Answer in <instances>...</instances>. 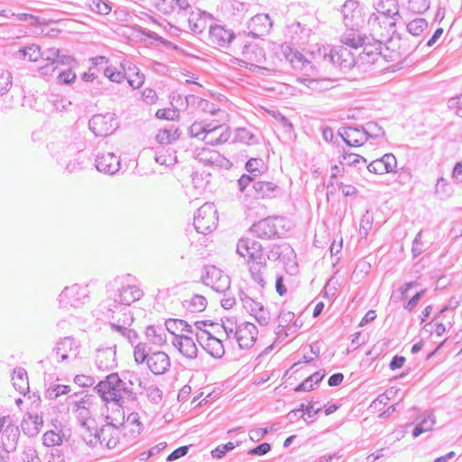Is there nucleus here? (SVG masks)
I'll return each instance as SVG.
<instances>
[{
	"label": "nucleus",
	"mask_w": 462,
	"mask_h": 462,
	"mask_svg": "<svg viewBox=\"0 0 462 462\" xmlns=\"http://www.w3.org/2000/svg\"><path fill=\"white\" fill-rule=\"evenodd\" d=\"M382 43L379 40L373 43L367 42L356 58L346 47L332 45L318 46L317 50L311 51V56L316 64L337 69L342 72H347L355 66L364 71L374 66L378 71H382L384 69L383 64L388 61L382 50Z\"/></svg>",
	"instance_id": "f257e3e1"
},
{
	"label": "nucleus",
	"mask_w": 462,
	"mask_h": 462,
	"mask_svg": "<svg viewBox=\"0 0 462 462\" xmlns=\"http://www.w3.org/2000/svg\"><path fill=\"white\" fill-rule=\"evenodd\" d=\"M134 380L137 374L133 372H125L119 376L117 373H112L101 380L94 387V391L105 402H114L122 408L129 402L137 400L136 393L134 391Z\"/></svg>",
	"instance_id": "f03ea898"
},
{
	"label": "nucleus",
	"mask_w": 462,
	"mask_h": 462,
	"mask_svg": "<svg viewBox=\"0 0 462 462\" xmlns=\"http://www.w3.org/2000/svg\"><path fill=\"white\" fill-rule=\"evenodd\" d=\"M47 148L57 162L64 165L67 172L72 173L84 168L83 145L75 134L64 135L48 143Z\"/></svg>",
	"instance_id": "7ed1b4c3"
},
{
	"label": "nucleus",
	"mask_w": 462,
	"mask_h": 462,
	"mask_svg": "<svg viewBox=\"0 0 462 462\" xmlns=\"http://www.w3.org/2000/svg\"><path fill=\"white\" fill-rule=\"evenodd\" d=\"M282 52L286 60L291 68L302 73L305 78L300 82L313 91H325L333 88V81L327 78H315L318 75V69L313 61L306 58L300 51L292 49L291 46H283Z\"/></svg>",
	"instance_id": "20e7f679"
},
{
	"label": "nucleus",
	"mask_w": 462,
	"mask_h": 462,
	"mask_svg": "<svg viewBox=\"0 0 462 462\" xmlns=\"http://www.w3.org/2000/svg\"><path fill=\"white\" fill-rule=\"evenodd\" d=\"M131 275L115 278L109 286L115 290L114 302L110 304L114 310L118 311H130L128 307L143 297V291L136 285H131L128 280Z\"/></svg>",
	"instance_id": "39448f33"
},
{
	"label": "nucleus",
	"mask_w": 462,
	"mask_h": 462,
	"mask_svg": "<svg viewBox=\"0 0 462 462\" xmlns=\"http://www.w3.org/2000/svg\"><path fill=\"white\" fill-rule=\"evenodd\" d=\"M134 357L138 365L146 363L149 370L155 375L164 374L171 367L169 356L163 351L151 352L146 343H138L134 346Z\"/></svg>",
	"instance_id": "423d86ee"
},
{
	"label": "nucleus",
	"mask_w": 462,
	"mask_h": 462,
	"mask_svg": "<svg viewBox=\"0 0 462 462\" xmlns=\"http://www.w3.org/2000/svg\"><path fill=\"white\" fill-rule=\"evenodd\" d=\"M89 299V291L87 285L78 283L65 287L58 297L60 308H79Z\"/></svg>",
	"instance_id": "0eeeda50"
},
{
	"label": "nucleus",
	"mask_w": 462,
	"mask_h": 462,
	"mask_svg": "<svg viewBox=\"0 0 462 462\" xmlns=\"http://www.w3.org/2000/svg\"><path fill=\"white\" fill-rule=\"evenodd\" d=\"M401 19V14L393 16H375L370 15L367 21L368 26L374 34L380 37L378 39L383 42L390 36H394L396 32V23Z\"/></svg>",
	"instance_id": "6e6552de"
},
{
	"label": "nucleus",
	"mask_w": 462,
	"mask_h": 462,
	"mask_svg": "<svg viewBox=\"0 0 462 462\" xmlns=\"http://www.w3.org/2000/svg\"><path fill=\"white\" fill-rule=\"evenodd\" d=\"M217 222V209L213 204L206 203L198 209L193 225L198 233L208 235L216 229Z\"/></svg>",
	"instance_id": "1a4fd4ad"
},
{
	"label": "nucleus",
	"mask_w": 462,
	"mask_h": 462,
	"mask_svg": "<svg viewBox=\"0 0 462 462\" xmlns=\"http://www.w3.org/2000/svg\"><path fill=\"white\" fill-rule=\"evenodd\" d=\"M88 127L96 136L106 137L116 130L118 122L113 113L97 114L89 119Z\"/></svg>",
	"instance_id": "9d476101"
},
{
	"label": "nucleus",
	"mask_w": 462,
	"mask_h": 462,
	"mask_svg": "<svg viewBox=\"0 0 462 462\" xmlns=\"http://www.w3.org/2000/svg\"><path fill=\"white\" fill-rule=\"evenodd\" d=\"M201 280L205 285L220 293H226L231 284L230 277L214 265L204 267Z\"/></svg>",
	"instance_id": "9b49d317"
},
{
	"label": "nucleus",
	"mask_w": 462,
	"mask_h": 462,
	"mask_svg": "<svg viewBox=\"0 0 462 462\" xmlns=\"http://www.w3.org/2000/svg\"><path fill=\"white\" fill-rule=\"evenodd\" d=\"M385 51L384 54L388 61H393L402 57H406L411 53L415 48L408 44L407 41L402 39L399 33L394 36H390L384 41Z\"/></svg>",
	"instance_id": "f8f14e48"
},
{
	"label": "nucleus",
	"mask_w": 462,
	"mask_h": 462,
	"mask_svg": "<svg viewBox=\"0 0 462 462\" xmlns=\"http://www.w3.org/2000/svg\"><path fill=\"white\" fill-rule=\"evenodd\" d=\"M282 217H268L260 221L253 224L250 227L252 232L257 238L271 240L276 237H280L278 227L276 225L277 221H282Z\"/></svg>",
	"instance_id": "ddd939ff"
},
{
	"label": "nucleus",
	"mask_w": 462,
	"mask_h": 462,
	"mask_svg": "<svg viewBox=\"0 0 462 462\" xmlns=\"http://www.w3.org/2000/svg\"><path fill=\"white\" fill-rule=\"evenodd\" d=\"M236 253L242 257L248 256V263L266 260L262 244L250 237H241L238 240Z\"/></svg>",
	"instance_id": "4468645a"
},
{
	"label": "nucleus",
	"mask_w": 462,
	"mask_h": 462,
	"mask_svg": "<svg viewBox=\"0 0 462 462\" xmlns=\"http://www.w3.org/2000/svg\"><path fill=\"white\" fill-rule=\"evenodd\" d=\"M258 330L251 322H244L238 325L235 330V337L240 348L247 349L254 346L256 341Z\"/></svg>",
	"instance_id": "2eb2a0df"
},
{
	"label": "nucleus",
	"mask_w": 462,
	"mask_h": 462,
	"mask_svg": "<svg viewBox=\"0 0 462 462\" xmlns=\"http://www.w3.org/2000/svg\"><path fill=\"white\" fill-rule=\"evenodd\" d=\"M337 134L349 147H359L366 143V137L361 125H346L338 129Z\"/></svg>",
	"instance_id": "dca6fc26"
},
{
	"label": "nucleus",
	"mask_w": 462,
	"mask_h": 462,
	"mask_svg": "<svg viewBox=\"0 0 462 462\" xmlns=\"http://www.w3.org/2000/svg\"><path fill=\"white\" fill-rule=\"evenodd\" d=\"M195 158L204 165L215 166L228 169L232 163L218 152L208 148L198 151Z\"/></svg>",
	"instance_id": "f3484780"
},
{
	"label": "nucleus",
	"mask_w": 462,
	"mask_h": 462,
	"mask_svg": "<svg viewBox=\"0 0 462 462\" xmlns=\"http://www.w3.org/2000/svg\"><path fill=\"white\" fill-rule=\"evenodd\" d=\"M95 166L98 171L115 174L120 169V159L114 152H98L96 156Z\"/></svg>",
	"instance_id": "a211bd4d"
},
{
	"label": "nucleus",
	"mask_w": 462,
	"mask_h": 462,
	"mask_svg": "<svg viewBox=\"0 0 462 462\" xmlns=\"http://www.w3.org/2000/svg\"><path fill=\"white\" fill-rule=\"evenodd\" d=\"M95 362L99 371L107 372L116 367V346L97 348Z\"/></svg>",
	"instance_id": "6ab92c4d"
},
{
	"label": "nucleus",
	"mask_w": 462,
	"mask_h": 462,
	"mask_svg": "<svg viewBox=\"0 0 462 462\" xmlns=\"http://www.w3.org/2000/svg\"><path fill=\"white\" fill-rule=\"evenodd\" d=\"M79 345L72 337H65L60 338L56 346L53 348V353L60 357L59 362L67 360L69 356L77 357L79 354Z\"/></svg>",
	"instance_id": "aec40b11"
},
{
	"label": "nucleus",
	"mask_w": 462,
	"mask_h": 462,
	"mask_svg": "<svg viewBox=\"0 0 462 462\" xmlns=\"http://www.w3.org/2000/svg\"><path fill=\"white\" fill-rule=\"evenodd\" d=\"M273 26L271 18L266 14H259L252 17L248 23V34L253 38H260L267 34Z\"/></svg>",
	"instance_id": "412c9836"
},
{
	"label": "nucleus",
	"mask_w": 462,
	"mask_h": 462,
	"mask_svg": "<svg viewBox=\"0 0 462 462\" xmlns=\"http://www.w3.org/2000/svg\"><path fill=\"white\" fill-rule=\"evenodd\" d=\"M235 38V32L226 29L225 26L219 24L209 25V40L213 44L226 48L229 46Z\"/></svg>",
	"instance_id": "4be33fe9"
},
{
	"label": "nucleus",
	"mask_w": 462,
	"mask_h": 462,
	"mask_svg": "<svg viewBox=\"0 0 462 462\" xmlns=\"http://www.w3.org/2000/svg\"><path fill=\"white\" fill-rule=\"evenodd\" d=\"M230 129L226 125H218L209 127L208 133L202 136L206 144L217 145L227 142L230 138Z\"/></svg>",
	"instance_id": "5701e85b"
},
{
	"label": "nucleus",
	"mask_w": 462,
	"mask_h": 462,
	"mask_svg": "<svg viewBox=\"0 0 462 462\" xmlns=\"http://www.w3.org/2000/svg\"><path fill=\"white\" fill-rule=\"evenodd\" d=\"M19 437V427L16 425V423H14V420L12 419L11 421L8 422L7 425H5V428L4 429V431L1 435V441L4 449L8 453L14 451L18 444Z\"/></svg>",
	"instance_id": "b1692460"
},
{
	"label": "nucleus",
	"mask_w": 462,
	"mask_h": 462,
	"mask_svg": "<svg viewBox=\"0 0 462 462\" xmlns=\"http://www.w3.org/2000/svg\"><path fill=\"white\" fill-rule=\"evenodd\" d=\"M108 310L112 313L111 318L116 320V322L110 323L112 329L124 336L134 320L131 311H118L114 310L111 305H109Z\"/></svg>",
	"instance_id": "393cba45"
},
{
	"label": "nucleus",
	"mask_w": 462,
	"mask_h": 462,
	"mask_svg": "<svg viewBox=\"0 0 462 462\" xmlns=\"http://www.w3.org/2000/svg\"><path fill=\"white\" fill-rule=\"evenodd\" d=\"M43 425V419L37 412H27L21 422L23 432L28 437H35Z\"/></svg>",
	"instance_id": "a878e982"
},
{
	"label": "nucleus",
	"mask_w": 462,
	"mask_h": 462,
	"mask_svg": "<svg viewBox=\"0 0 462 462\" xmlns=\"http://www.w3.org/2000/svg\"><path fill=\"white\" fill-rule=\"evenodd\" d=\"M341 13L346 27L354 28L358 25L361 11L356 0H346L341 8Z\"/></svg>",
	"instance_id": "bb28decb"
},
{
	"label": "nucleus",
	"mask_w": 462,
	"mask_h": 462,
	"mask_svg": "<svg viewBox=\"0 0 462 462\" xmlns=\"http://www.w3.org/2000/svg\"><path fill=\"white\" fill-rule=\"evenodd\" d=\"M280 189L278 185L270 181L256 180L253 183L252 194L255 199H273L275 198Z\"/></svg>",
	"instance_id": "cd10ccee"
},
{
	"label": "nucleus",
	"mask_w": 462,
	"mask_h": 462,
	"mask_svg": "<svg viewBox=\"0 0 462 462\" xmlns=\"http://www.w3.org/2000/svg\"><path fill=\"white\" fill-rule=\"evenodd\" d=\"M172 345L179 350V352L189 359L197 357L198 347L194 340L189 336H180L174 337Z\"/></svg>",
	"instance_id": "c85d7f7f"
},
{
	"label": "nucleus",
	"mask_w": 462,
	"mask_h": 462,
	"mask_svg": "<svg viewBox=\"0 0 462 462\" xmlns=\"http://www.w3.org/2000/svg\"><path fill=\"white\" fill-rule=\"evenodd\" d=\"M97 432L100 434L101 445H105L108 449L116 448L120 439V430L115 429L113 426L103 425L98 428Z\"/></svg>",
	"instance_id": "c756f323"
},
{
	"label": "nucleus",
	"mask_w": 462,
	"mask_h": 462,
	"mask_svg": "<svg viewBox=\"0 0 462 462\" xmlns=\"http://www.w3.org/2000/svg\"><path fill=\"white\" fill-rule=\"evenodd\" d=\"M373 5L376 13L371 15L389 17L399 15L400 14L397 0H374Z\"/></svg>",
	"instance_id": "7c9ffc66"
},
{
	"label": "nucleus",
	"mask_w": 462,
	"mask_h": 462,
	"mask_svg": "<svg viewBox=\"0 0 462 462\" xmlns=\"http://www.w3.org/2000/svg\"><path fill=\"white\" fill-rule=\"evenodd\" d=\"M42 60L46 62H53L61 65H68L75 62L73 57L62 54L61 51L57 48H48L42 50Z\"/></svg>",
	"instance_id": "2f4dec72"
},
{
	"label": "nucleus",
	"mask_w": 462,
	"mask_h": 462,
	"mask_svg": "<svg viewBox=\"0 0 462 462\" xmlns=\"http://www.w3.org/2000/svg\"><path fill=\"white\" fill-rule=\"evenodd\" d=\"M212 18L210 14L198 9L196 12H191L189 16V27L194 33H201L207 28V19Z\"/></svg>",
	"instance_id": "473e14b6"
},
{
	"label": "nucleus",
	"mask_w": 462,
	"mask_h": 462,
	"mask_svg": "<svg viewBox=\"0 0 462 462\" xmlns=\"http://www.w3.org/2000/svg\"><path fill=\"white\" fill-rule=\"evenodd\" d=\"M267 270L266 260L264 261H253L249 263V272L252 280L257 283L262 289L266 285L265 273Z\"/></svg>",
	"instance_id": "72a5a7b5"
},
{
	"label": "nucleus",
	"mask_w": 462,
	"mask_h": 462,
	"mask_svg": "<svg viewBox=\"0 0 462 462\" xmlns=\"http://www.w3.org/2000/svg\"><path fill=\"white\" fill-rule=\"evenodd\" d=\"M143 430V424L137 412H131L124 423V434L131 438H136Z\"/></svg>",
	"instance_id": "f704fd0d"
},
{
	"label": "nucleus",
	"mask_w": 462,
	"mask_h": 462,
	"mask_svg": "<svg viewBox=\"0 0 462 462\" xmlns=\"http://www.w3.org/2000/svg\"><path fill=\"white\" fill-rule=\"evenodd\" d=\"M145 337L150 343L155 346H161L167 342L165 329L162 327L148 326L145 329Z\"/></svg>",
	"instance_id": "c9c22d12"
},
{
	"label": "nucleus",
	"mask_w": 462,
	"mask_h": 462,
	"mask_svg": "<svg viewBox=\"0 0 462 462\" xmlns=\"http://www.w3.org/2000/svg\"><path fill=\"white\" fill-rule=\"evenodd\" d=\"M207 305V299L199 294H194L190 299L182 301L183 308L190 313L201 312Z\"/></svg>",
	"instance_id": "e433bc0d"
},
{
	"label": "nucleus",
	"mask_w": 462,
	"mask_h": 462,
	"mask_svg": "<svg viewBox=\"0 0 462 462\" xmlns=\"http://www.w3.org/2000/svg\"><path fill=\"white\" fill-rule=\"evenodd\" d=\"M12 380L14 387L20 393L25 394V393L29 390L28 375L24 368H15L14 370Z\"/></svg>",
	"instance_id": "4c0bfd02"
},
{
	"label": "nucleus",
	"mask_w": 462,
	"mask_h": 462,
	"mask_svg": "<svg viewBox=\"0 0 462 462\" xmlns=\"http://www.w3.org/2000/svg\"><path fill=\"white\" fill-rule=\"evenodd\" d=\"M168 332L172 334L174 337H180L178 332H188L192 333L193 330L191 326L189 325L185 320L179 319H168L165 321V328Z\"/></svg>",
	"instance_id": "58836bf2"
},
{
	"label": "nucleus",
	"mask_w": 462,
	"mask_h": 462,
	"mask_svg": "<svg viewBox=\"0 0 462 462\" xmlns=\"http://www.w3.org/2000/svg\"><path fill=\"white\" fill-rule=\"evenodd\" d=\"M293 253L292 247L288 243L272 244L268 247V254L265 258L277 261L282 255H289Z\"/></svg>",
	"instance_id": "ea45409f"
},
{
	"label": "nucleus",
	"mask_w": 462,
	"mask_h": 462,
	"mask_svg": "<svg viewBox=\"0 0 462 462\" xmlns=\"http://www.w3.org/2000/svg\"><path fill=\"white\" fill-rule=\"evenodd\" d=\"M82 428L86 430V434L83 436L85 443L90 448H96L97 444L101 445L100 434L97 432L98 428L91 426L90 423L83 421Z\"/></svg>",
	"instance_id": "a19ab883"
},
{
	"label": "nucleus",
	"mask_w": 462,
	"mask_h": 462,
	"mask_svg": "<svg viewBox=\"0 0 462 462\" xmlns=\"http://www.w3.org/2000/svg\"><path fill=\"white\" fill-rule=\"evenodd\" d=\"M339 163L342 165L354 166L356 168L361 169V167H365L367 163V161L363 156L353 153L343 152V153L339 156Z\"/></svg>",
	"instance_id": "79ce46f5"
},
{
	"label": "nucleus",
	"mask_w": 462,
	"mask_h": 462,
	"mask_svg": "<svg viewBox=\"0 0 462 462\" xmlns=\"http://www.w3.org/2000/svg\"><path fill=\"white\" fill-rule=\"evenodd\" d=\"M361 127L366 137V142L370 139L377 140L379 138L384 137L385 135L384 130L376 122L369 121L365 125H361Z\"/></svg>",
	"instance_id": "37998d69"
},
{
	"label": "nucleus",
	"mask_w": 462,
	"mask_h": 462,
	"mask_svg": "<svg viewBox=\"0 0 462 462\" xmlns=\"http://www.w3.org/2000/svg\"><path fill=\"white\" fill-rule=\"evenodd\" d=\"M205 348L210 356L216 358H220L225 354L222 341L209 333H208V342Z\"/></svg>",
	"instance_id": "c03bdc74"
},
{
	"label": "nucleus",
	"mask_w": 462,
	"mask_h": 462,
	"mask_svg": "<svg viewBox=\"0 0 462 462\" xmlns=\"http://www.w3.org/2000/svg\"><path fill=\"white\" fill-rule=\"evenodd\" d=\"M83 393H75L69 396V402L72 405V410L90 407L93 396L89 394L82 395Z\"/></svg>",
	"instance_id": "a18cd8bd"
},
{
	"label": "nucleus",
	"mask_w": 462,
	"mask_h": 462,
	"mask_svg": "<svg viewBox=\"0 0 462 462\" xmlns=\"http://www.w3.org/2000/svg\"><path fill=\"white\" fill-rule=\"evenodd\" d=\"M454 192V189L449 181L444 177H440L437 180L435 185V194L439 199H446L451 197Z\"/></svg>",
	"instance_id": "49530a36"
},
{
	"label": "nucleus",
	"mask_w": 462,
	"mask_h": 462,
	"mask_svg": "<svg viewBox=\"0 0 462 462\" xmlns=\"http://www.w3.org/2000/svg\"><path fill=\"white\" fill-rule=\"evenodd\" d=\"M186 102L187 105L195 106L205 112H208L210 114H215L216 112L215 105L213 103L196 95L187 96Z\"/></svg>",
	"instance_id": "de8ad7c7"
},
{
	"label": "nucleus",
	"mask_w": 462,
	"mask_h": 462,
	"mask_svg": "<svg viewBox=\"0 0 462 462\" xmlns=\"http://www.w3.org/2000/svg\"><path fill=\"white\" fill-rule=\"evenodd\" d=\"M69 66H60L57 75L56 81L60 85H70L76 79V73L71 69Z\"/></svg>",
	"instance_id": "09e8293b"
},
{
	"label": "nucleus",
	"mask_w": 462,
	"mask_h": 462,
	"mask_svg": "<svg viewBox=\"0 0 462 462\" xmlns=\"http://www.w3.org/2000/svg\"><path fill=\"white\" fill-rule=\"evenodd\" d=\"M435 424L434 416L431 413L427 414L423 419L414 427L412 436L419 437L422 433L430 430Z\"/></svg>",
	"instance_id": "8fccbe9b"
},
{
	"label": "nucleus",
	"mask_w": 462,
	"mask_h": 462,
	"mask_svg": "<svg viewBox=\"0 0 462 462\" xmlns=\"http://www.w3.org/2000/svg\"><path fill=\"white\" fill-rule=\"evenodd\" d=\"M238 296L243 303L244 309L248 313H250V315L254 314L261 308L262 303L254 300L252 297L247 295L243 290H239Z\"/></svg>",
	"instance_id": "3c124183"
},
{
	"label": "nucleus",
	"mask_w": 462,
	"mask_h": 462,
	"mask_svg": "<svg viewBox=\"0 0 462 462\" xmlns=\"http://www.w3.org/2000/svg\"><path fill=\"white\" fill-rule=\"evenodd\" d=\"M428 25L424 18H416L406 24V29L411 35L419 36L428 28Z\"/></svg>",
	"instance_id": "603ef678"
},
{
	"label": "nucleus",
	"mask_w": 462,
	"mask_h": 462,
	"mask_svg": "<svg viewBox=\"0 0 462 462\" xmlns=\"http://www.w3.org/2000/svg\"><path fill=\"white\" fill-rule=\"evenodd\" d=\"M90 10L97 14L106 15L112 11L111 3L107 0H88Z\"/></svg>",
	"instance_id": "864d4df0"
},
{
	"label": "nucleus",
	"mask_w": 462,
	"mask_h": 462,
	"mask_svg": "<svg viewBox=\"0 0 462 462\" xmlns=\"http://www.w3.org/2000/svg\"><path fill=\"white\" fill-rule=\"evenodd\" d=\"M342 42L344 43V47L347 49L349 47L355 50H358L359 48L363 49L364 46L367 44V42H365V37H362L359 34L356 35V33L344 36Z\"/></svg>",
	"instance_id": "5fc2aeb1"
},
{
	"label": "nucleus",
	"mask_w": 462,
	"mask_h": 462,
	"mask_svg": "<svg viewBox=\"0 0 462 462\" xmlns=\"http://www.w3.org/2000/svg\"><path fill=\"white\" fill-rule=\"evenodd\" d=\"M60 66L62 65L53 62H46L44 65L40 66L38 68V72L40 76L45 79L46 80H50L52 78L56 79V75Z\"/></svg>",
	"instance_id": "6e6d98bb"
},
{
	"label": "nucleus",
	"mask_w": 462,
	"mask_h": 462,
	"mask_svg": "<svg viewBox=\"0 0 462 462\" xmlns=\"http://www.w3.org/2000/svg\"><path fill=\"white\" fill-rule=\"evenodd\" d=\"M64 435L55 430H48L42 436V443L46 447H55L62 443Z\"/></svg>",
	"instance_id": "4d7b16f0"
},
{
	"label": "nucleus",
	"mask_w": 462,
	"mask_h": 462,
	"mask_svg": "<svg viewBox=\"0 0 462 462\" xmlns=\"http://www.w3.org/2000/svg\"><path fill=\"white\" fill-rule=\"evenodd\" d=\"M236 142H240L248 145L257 143L256 136L245 128H237L235 136Z\"/></svg>",
	"instance_id": "13d9d810"
},
{
	"label": "nucleus",
	"mask_w": 462,
	"mask_h": 462,
	"mask_svg": "<svg viewBox=\"0 0 462 462\" xmlns=\"http://www.w3.org/2000/svg\"><path fill=\"white\" fill-rule=\"evenodd\" d=\"M23 58L30 61H37L42 59V49L36 44H31L20 50Z\"/></svg>",
	"instance_id": "bf43d9fd"
},
{
	"label": "nucleus",
	"mask_w": 462,
	"mask_h": 462,
	"mask_svg": "<svg viewBox=\"0 0 462 462\" xmlns=\"http://www.w3.org/2000/svg\"><path fill=\"white\" fill-rule=\"evenodd\" d=\"M254 181H256L254 176L243 174L237 180L239 190L247 196L248 194H252Z\"/></svg>",
	"instance_id": "052dcab7"
},
{
	"label": "nucleus",
	"mask_w": 462,
	"mask_h": 462,
	"mask_svg": "<svg viewBox=\"0 0 462 462\" xmlns=\"http://www.w3.org/2000/svg\"><path fill=\"white\" fill-rule=\"evenodd\" d=\"M209 129L208 125H205L202 122H194L189 128V133L191 137L202 140V136L208 133Z\"/></svg>",
	"instance_id": "680f3d73"
},
{
	"label": "nucleus",
	"mask_w": 462,
	"mask_h": 462,
	"mask_svg": "<svg viewBox=\"0 0 462 462\" xmlns=\"http://www.w3.org/2000/svg\"><path fill=\"white\" fill-rule=\"evenodd\" d=\"M13 86L12 75L9 71L0 69V95H4L10 90Z\"/></svg>",
	"instance_id": "e2e57ef3"
},
{
	"label": "nucleus",
	"mask_w": 462,
	"mask_h": 462,
	"mask_svg": "<svg viewBox=\"0 0 462 462\" xmlns=\"http://www.w3.org/2000/svg\"><path fill=\"white\" fill-rule=\"evenodd\" d=\"M393 392V390H388L385 393L377 396V398L371 403V408L374 410L382 411V409L391 400Z\"/></svg>",
	"instance_id": "0e129e2a"
},
{
	"label": "nucleus",
	"mask_w": 462,
	"mask_h": 462,
	"mask_svg": "<svg viewBox=\"0 0 462 462\" xmlns=\"http://www.w3.org/2000/svg\"><path fill=\"white\" fill-rule=\"evenodd\" d=\"M125 79L127 80L129 86L134 89L139 88L143 86L144 82V76L140 72V69H136V73H131L130 75L125 76Z\"/></svg>",
	"instance_id": "69168bd1"
},
{
	"label": "nucleus",
	"mask_w": 462,
	"mask_h": 462,
	"mask_svg": "<svg viewBox=\"0 0 462 462\" xmlns=\"http://www.w3.org/2000/svg\"><path fill=\"white\" fill-rule=\"evenodd\" d=\"M239 441L235 445L233 442H227L226 444L218 445L217 448H215L211 451V455L215 458H221L223 457L226 453L233 450L236 446L239 445Z\"/></svg>",
	"instance_id": "338daca9"
},
{
	"label": "nucleus",
	"mask_w": 462,
	"mask_h": 462,
	"mask_svg": "<svg viewBox=\"0 0 462 462\" xmlns=\"http://www.w3.org/2000/svg\"><path fill=\"white\" fill-rule=\"evenodd\" d=\"M273 118L282 127L283 132L287 134L293 133V125L291 121L280 112L273 113Z\"/></svg>",
	"instance_id": "774afa93"
}]
</instances>
